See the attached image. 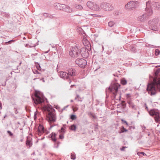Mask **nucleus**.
<instances>
[{"instance_id":"e2e57ef3","label":"nucleus","mask_w":160,"mask_h":160,"mask_svg":"<svg viewBox=\"0 0 160 160\" xmlns=\"http://www.w3.org/2000/svg\"><path fill=\"white\" fill-rule=\"evenodd\" d=\"M113 75L114 76H117V74H113Z\"/></svg>"},{"instance_id":"de8ad7c7","label":"nucleus","mask_w":160,"mask_h":160,"mask_svg":"<svg viewBox=\"0 0 160 160\" xmlns=\"http://www.w3.org/2000/svg\"><path fill=\"white\" fill-rule=\"evenodd\" d=\"M14 112L16 114H18V111L17 109L16 108H14Z\"/></svg>"},{"instance_id":"4468645a","label":"nucleus","mask_w":160,"mask_h":160,"mask_svg":"<svg viewBox=\"0 0 160 160\" xmlns=\"http://www.w3.org/2000/svg\"><path fill=\"white\" fill-rule=\"evenodd\" d=\"M90 50H88L87 48H82L80 50V54L83 58H86L89 56L88 51Z\"/></svg>"},{"instance_id":"680f3d73","label":"nucleus","mask_w":160,"mask_h":160,"mask_svg":"<svg viewBox=\"0 0 160 160\" xmlns=\"http://www.w3.org/2000/svg\"><path fill=\"white\" fill-rule=\"evenodd\" d=\"M29 46V44H27L26 45V46H25L26 47H28V46Z\"/></svg>"},{"instance_id":"f8f14e48","label":"nucleus","mask_w":160,"mask_h":160,"mask_svg":"<svg viewBox=\"0 0 160 160\" xmlns=\"http://www.w3.org/2000/svg\"><path fill=\"white\" fill-rule=\"evenodd\" d=\"M75 63L81 68H84L87 64V62L85 59L82 58H78L75 61Z\"/></svg>"},{"instance_id":"6e6552de","label":"nucleus","mask_w":160,"mask_h":160,"mask_svg":"<svg viewBox=\"0 0 160 160\" xmlns=\"http://www.w3.org/2000/svg\"><path fill=\"white\" fill-rule=\"evenodd\" d=\"M158 22V19H154L152 20L149 21L148 23L149 28L154 31H158V28L157 24Z\"/></svg>"},{"instance_id":"8fccbe9b","label":"nucleus","mask_w":160,"mask_h":160,"mask_svg":"<svg viewBox=\"0 0 160 160\" xmlns=\"http://www.w3.org/2000/svg\"><path fill=\"white\" fill-rule=\"evenodd\" d=\"M126 97L128 98H130L131 96V95L130 94L128 93L126 95Z\"/></svg>"},{"instance_id":"cd10ccee","label":"nucleus","mask_w":160,"mask_h":160,"mask_svg":"<svg viewBox=\"0 0 160 160\" xmlns=\"http://www.w3.org/2000/svg\"><path fill=\"white\" fill-rule=\"evenodd\" d=\"M54 148H58L59 146V145L60 143V142L58 141L57 142V141L56 142H54Z\"/></svg>"},{"instance_id":"7ed1b4c3","label":"nucleus","mask_w":160,"mask_h":160,"mask_svg":"<svg viewBox=\"0 0 160 160\" xmlns=\"http://www.w3.org/2000/svg\"><path fill=\"white\" fill-rule=\"evenodd\" d=\"M47 108L49 110H51V111H50L49 113L48 116V121L49 122L50 125V128L49 129H50L56 125H52L51 122H54L56 121V113L55 112V110L50 105H48L47 106Z\"/></svg>"},{"instance_id":"20e7f679","label":"nucleus","mask_w":160,"mask_h":160,"mask_svg":"<svg viewBox=\"0 0 160 160\" xmlns=\"http://www.w3.org/2000/svg\"><path fill=\"white\" fill-rule=\"evenodd\" d=\"M158 4V2H151V1H148L146 2V8L145 11L148 12V13H147L148 16H151L152 13V9H156V7H157V4Z\"/></svg>"},{"instance_id":"ea45409f","label":"nucleus","mask_w":160,"mask_h":160,"mask_svg":"<svg viewBox=\"0 0 160 160\" xmlns=\"http://www.w3.org/2000/svg\"><path fill=\"white\" fill-rule=\"evenodd\" d=\"M157 7H156L155 8L156 9H160V3H158V4H157Z\"/></svg>"},{"instance_id":"3c124183","label":"nucleus","mask_w":160,"mask_h":160,"mask_svg":"<svg viewBox=\"0 0 160 160\" xmlns=\"http://www.w3.org/2000/svg\"><path fill=\"white\" fill-rule=\"evenodd\" d=\"M121 121L123 123H124L125 124H126L127 122L126 121L123 119H122L121 120Z\"/></svg>"},{"instance_id":"a19ab883","label":"nucleus","mask_w":160,"mask_h":160,"mask_svg":"<svg viewBox=\"0 0 160 160\" xmlns=\"http://www.w3.org/2000/svg\"><path fill=\"white\" fill-rule=\"evenodd\" d=\"M48 17L52 19L53 18H54V16H53V15H52L51 14H49L48 16Z\"/></svg>"},{"instance_id":"864d4df0","label":"nucleus","mask_w":160,"mask_h":160,"mask_svg":"<svg viewBox=\"0 0 160 160\" xmlns=\"http://www.w3.org/2000/svg\"><path fill=\"white\" fill-rule=\"evenodd\" d=\"M6 17L7 18H9L10 16V14L9 13H6Z\"/></svg>"},{"instance_id":"9d476101","label":"nucleus","mask_w":160,"mask_h":160,"mask_svg":"<svg viewBox=\"0 0 160 160\" xmlns=\"http://www.w3.org/2000/svg\"><path fill=\"white\" fill-rule=\"evenodd\" d=\"M138 1H131L125 5V8L127 9L133 10L138 7Z\"/></svg>"},{"instance_id":"f3484780","label":"nucleus","mask_w":160,"mask_h":160,"mask_svg":"<svg viewBox=\"0 0 160 160\" xmlns=\"http://www.w3.org/2000/svg\"><path fill=\"white\" fill-rule=\"evenodd\" d=\"M82 42L83 45L87 47H86V48H87L88 50H91V45L89 41L86 38H83Z\"/></svg>"},{"instance_id":"7c9ffc66","label":"nucleus","mask_w":160,"mask_h":160,"mask_svg":"<svg viewBox=\"0 0 160 160\" xmlns=\"http://www.w3.org/2000/svg\"><path fill=\"white\" fill-rule=\"evenodd\" d=\"M36 66L38 70H40L41 69V68L40 67V65L38 62L36 63Z\"/></svg>"},{"instance_id":"052dcab7","label":"nucleus","mask_w":160,"mask_h":160,"mask_svg":"<svg viewBox=\"0 0 160 160\" xmlns=\"http://www.w3.org/2000/svg\"><path fill=\"white\" fill-rule=\"evenodd\" d=\"M89 114L91 116H92L93 115V114L91 113V112H90L89 113Z\"/></svg>"},{"instance_id":"4d7b16f0","label":"nucleus","mask_w":160,"mask_h":160,"mask_svg":"<svg viewBox=\"0 0 160 160\" xmlns=\"http://www.w3.org/2000/svg\"><path fill=\"white\" fill-rule=\"evenodd\" d=\"M92 116L93 117V118H94V119L96 118V116L95 115H94L93 114L92 115Z\"/></svg>"},{"instance_id":"2f4dec72","label":"nucleus","mask_w":160,"mask_h":160,"mask_svg":"<svg viewBox=\"0 0 160 160\" xmlns=\"http://www.w3.org/2000/svg\"><path fill=\"white\" fill-rule=\"evenodd\" d=\"M115 23L112 21H110L108 23V25L110 27H112L114 25Z\"/></svg>"},{"instance_id":"f03ea898","label":"nucleus","mask_w":160,"mask_h":160,"mask_svg":"<svg viewBox=\"0 0 160 160\" xmlns=\"http://www.w3.org/2000/svg\"><path fill=\"white\" fill-rule=\"evenodd\" d=\"M147 91L151 96L156 94L157 91L160 92V79H154L147 85Z\"/></svg>"},{"instance_id":"f704fd0d","label":"nucleus","mask_w":160,"mask_h":160,"mask_svg":"<svg viewBox=\"0 0 160 160\" xmlns=\"http://www.w3.org/2000/svg\"><path fill=\"white\" fill-rule=\"evenodd\" d=\"M77 117L75 115L72 114L71 115L70 118L72 120H73L76 119Z\"/></svg>"},{"instance_id":"4c0bfd02","label":"nucleus","mask_w":160,"mask_h":160,"mask_svg":"<svg viewBox=\"0 0 160 160\" xmlns=\"http://www.w3.org/2000/svg\"><path fill=\"white\" fill-rule=\"evenodd\" d=\"M43 16L45 18H47L48 17L49 13H43Z\"/></svg>"},{"instance_id":"c756f323","label":"nucleus","mask_w":160,"mask_h":160,"mask_svg":"<svg viewBox=\"0 0 160 160\" xmlns=\"http://www.w3.org/2000/svg\"><path fill=\"white\" fill-rule=\"evenodd\" d=\"M15 41V40L12 39V40L6 42H5L6 45H8V44H11L12 42H14Z\"/></svg>"},{"instance_id":"603ef678","label":"nucleus","mask_w":160,"mask_h":160,"mask_svg":"<svg viewBox=\"0 0 160 160\" xmlns=\"http://www.w3.org/2000/svg\"><path fill=\"white\" fill-rule=\"evenodd\" d=\"M119 33V32L115 31V32H112V33H111V34H115V33L118 34Z\"/></svg>"},{"instance_id":"37998d69","label":"nucleus","mask_w":160,"mask_h":160,"mask_svg":"<svg viewBox=\"0 0 160 160\" xmlns=\"http://www.w3.org/2000/svg\"><path fill=\"white\" fill-rule=\"evenodd\" d=\"M68 107V106H65V107H64L62 109V110H61V111H60V112L62 113V112L64 110H65V109H66V108H67Z\"/></svg>"},{"instance_id":"423d86ee","label":"nucleus","mask_w":160,"mask_h":160,"mask_svg":"<svg viewBox=\"0 0 160 160\" xmlns=\"http://www.w3.org/2000/svg\"><path fill=\"white\" fill-rule=\"evenodd\" d=\"M80 48L77 46L72 47L69 52L70 56L72 58H76L80 55Z\"/></svg>"},{"instance_id":"72a5a7b5","label":"nucleus","mask_w":160,"mask_h":160,"mask_svg":"<svg viewBox=\"0 0 160 160\" xmlns=\"http://www.w3.org/2000/svg\"><path fill=\"white\" fill-rule=\"evenodd\" d=\"M160 50L158 49H156L155 51V54L156 56L160 54Z\"/></svg>"},{"instance_id":"bf43d9fd","label":"nucleus","mask_w":160,"mask_h":160,"mask_svg":"<svg viewBox=\"0 0 160 160\" xmlns=\"http://www.w3.org/2000/svg\"><path fill=\"white\" fill-rule=\"evenodd\" d=\"M0 109H2V104L0 103Z\"/></svg>"},{"instance_id":"c03bdc74","label":"nucleus","mask_w":160,"mask_h":160,"mask_svg":"<svg viewBox=\"0 0 160 160\" xmlns=\"http://www.w3.org/2000/svg\"><path fill=\"white\" fill-rule=\"evenodd\" d=\"M156 73L158 74L160 72V68H158L156 70Z\"/></svg>"},{"instance_id":"473e14b6","label":"nucleus","mask_w":160,"mask_h":160,"mask_svg":"<svg viewBox=\"0 0 160 160\" xmlns=\"http://www.w3.org/2000/svg\"><path fill=\"white\" fill-rule=\"evenodd\" d=\"M75 7L76 8L78 9H82L83 8L80 5H75Z\"/></svg>"},{"instance_id":"49530a36","label":"nucleus","mask_w":160,"mask_h":160,"mask_svg":"<svg viewBox=\"0 0 160 160\" xmlns=\"http://www.w3.org/2000/svg\"><path fill=\"white\" fill-rule=\"evenodd\" d=\"M65 129L63 127H62L61 128V131L62 132H65Z\"/></svg>"},{"instance_id":"412c9836","label":"nucleus","mask_w":160,"mask_h":160,"mask_svg":"<svg viewBox=\"0 0 160 160\" xmlns=\"http://www.w3.org/2000/svg\"><path fill=\"white\" fill-rule=\"evenodd\" d=\"M56 136V134L55 132H52L48 136V137L51 138L53 142H56L57 140Z\"/></svg>"},{"instance_id":"a18cd8bd","label":"nucleus","mask_w":160,"mask_h":160,"mask_svg":"<svg viewBox=\"0 0 160 160\" xmlns=\"http://www.w3.org/2000/svg\"><path fill=\"white\" fill-rule=\"evenodd\" d=\"M132 128L134 129L135 128V127L134 126H131L129 127V129L130 130Z\"/></svg>"},{"instance_id":"79ce46f5","label":"nucleus","mask_w":160,"mask_h":160,"mask_svg":"<svg viewBox=\"0 0 160 160\" xmlns=\"http://www.w3.org/2000/svg\"><path fill=\"white\" fill-rule=\"evenodd\" d=\"M127 148V147L126 146H122V148H120V150L121 151H124L125 149Z\"/></svg>"},{"instance_id":"b1692460","label":"nucleus","mask_w":160,"mask_h":160,"mask_svg":"<svg viewBox=\"0 0 160 160\" xmlns=\"http://www.w3.org/2000/svg\"><path fill=\"white\" fill-rule=\"evenodd\" d=\"M128 131V130L125 129L123 126H122L121 128H120V130L119 131V133H123L124 132H126Z\"/></svg>"},{"instance_id":"bb28decb","label":"nucleus","mask_w":160,"mask_h":160,"mask_svg":"<svg viewBox=\"0 0 160 160\" xmlns=\"http://www.w3.org/2000/svg\"><path fill=\"white\" fill-rule=\"evenodd\" d=\"M126 47H130V49L132 51H134L135 50V48L133 46H131L129 44H126L125 46Z\"/></svg>"},{"instance_id":"13d9d810","label":"nucleus","mask_w":160,"mask_h":160,"mask_svg":"<svg viewBox=\"0 0 160 160\" xmlns=\"http://www.w3.org/2000/svg\"><path fill=\"white\" fill-rule=\"evenodd\" d=\"M140 153H141V154H143V155H144V154H145V153H144V152H140Z\"/></svg>"},{"instance_id":"0e129e2a","label":"nucleus","mask_w":160,"mask_h":160,"mask_svg":"<svg viewBox=\"0 0 160 160\" xmlns=\"http://www.w3.org/2000/svg\"><path fill=\"white\" fill-rule=\"evenodd\" d=\"M37 54V53L33 54H32V55L35 56V55H36Z\"/></svg>"},{"instance_id":"ddd939ff","label":"nucleus","mask_w":160,"mask_h":160,"mask_svg":"<svg viewBox=\"0 0 160 160\" xmlns=\"http://www.w3.org/2000/svg\"><path fill=\"white\" fill-rule=\"evenodd\" d=\"M58 74L60 78L64 80H68L69 82V84L71 83V79L69 78L68 74L67 72L61 71L58 72Z\"/></svg>"},{"instance_id":"5fc2aeb1","label":"nucleus","mask_w":160,"mask_h":160,"mask_svg":"<svg viewBox=\"0 0 160 160\" xmlns=\"http://www.w3.org/2000/svg\"><path fill=\"white\" fill-rule=\"evenodd\" d=\"M94 128L95 130H96V129H98V125H96L94 127Z\"/></svg>"},{"instance_id":"774afa93","label":"nucleus","mask_w":160,"mask_h":160,"mask_svg":"<svg viewBox=\"0 0 160 160\" xmlns=\"http://www.w3.org/2000/svg\"><path fill=\"white\" fill-rule=\"evenodd\" d=\"M126 124L127 126H128V123L127 122L126 123Z\"/></svg>"},{"instance_id":"e433bc0d","label":"nucleus","mask_w":160,"mask_h":160,"mask_svg":"<svg viewBox=\"0 0 160 160\" xmlns=\"http://www.w3.org/2000/svg\"><path fill=\"white\" fill-rule=\"evenodd\" d=\"M7 132L10 136L12 137L13 136V134L10 131L8 130Z\"/></svg>"},{"instance_id":"5701e85b","label":"nucleus","mask_w":160,"mask_h":160,"mask_svg":"<svg viewBox=\"0 0 160 160\" xmlns=\"http://www.w3.org/2000/svg\"><path fill=\"white\" fill-rule=\"evenodd\" d=\"M126 106V104L124 101H122L121 102L120 104H118L117 106L118 107H122L123 109H124Z\"/></svg>"},{"instance_id":"39448f33","label":"nucleus","mask_w":160,"mask_h":160,"mask_svg":"<svg viewBox=\"0 0 160 160\" xmlns=\"http://www.w3.org/2000/svg\"><path fill=\"white\" fill-rule=\"evenodd\" d=\"M45 98L43 94L40 93H36L34 98L32 97V99L34 103L36 105L41 104L43 103L44 102Z\"/></svg>"},{"instance_id":"4be33fe9","label":"nucleus","mask_w":160,"mask_h":160,"mask_svg":"<svg viewBox=\"0 0 160 160\" xmlns=\"http://www.w3.org/2000/svg\"><path fill=\"white\" fill-rule=\"evenodd\" d=\"M26 145L27 146H29V148L31 147L32 145V142L29 138L27 137L26 141Z\"/></svg>"},{"instance_id":"1a4fd4ad","label":"nucleus","mask_w":160,"mask_h":160,"mask_svg":"<svg viewBox=\"0 0 160 160\" xmlns=\"http://www.w3.org/2000/svg\"><path fill=\"white\" fill-rule=\"evenodd\" d=\"M101 8L105 11H109L113 9L112 4L109 3L103 2L100 4Z\"/></svg>"},{"instance_id":"0eeeda50","label":"nucleus","mask_w":160,"mask_h":160,"mask_svg":"<svg viewBox=\"0 0 160 160\" xmlns=\"http://www.w3.org/2000/svg\"><path fill=\"white\" fill-rule=\"evenodd\" d=\"M149 115L152 117L154 116L155 122L160 123V113L157 110L151 109L148 112Z\"/></svg>"},{"instance_id":"c9c22d12","label":"nucleus","mask_w":160,"mask_h":160,"mask_svg":"<svg viewBox=\"0 0 160 160\" xmlns=\"http://www.w3.org/2000/svg\"><path fill=\"white\" fill-rule=\"evenodd\" d=\"M81 99V98H80V97H79V95H77V97H76L75 98V99L76 100H77L78 101H81V102L82 101V100H80V99Z\"/></svg>"},{"instance_id":"393cba45","label":"nucleus","mask_w":160,"mask_h":160,"mask_svg":"<svg viewBox=\"0 0 160 160\" xmlns=\"http://www.w3.org/2000/svg\"><path fill=\"white\" fill-rule=\"evenodd\" d=\"M121 83L122 85H125L127 83V81L124 78H122L120 80Z\"/></svg>"},{"instance_id":"dca6fc26","label":"nucleus","mask_w":160,"mask_h":160,"mask_svg":"<svg viewBox=\"0 0 160 160\" xmlns=\"http://www.w3.org/2000/svg\"><path fill=\"white\" fill-rule=\"evenodd\" d=\"M146 13L145 14L138 17L137 20L138 21L141 22H143L147 19L148 17L150 16H147V12L146 11Z\"/></svg>"},{"instance_id":"a878e982","label":"nucleus","mask_w":160,"mask_h":160,"mask_svg":"<svg viewBox=\"0 0 160 160\" xmlns=\"http://www.w3.org/2000/svg\"><path fill=\"white\" fill-rule=\"evenodd\" d=\"M70 129L72 131H76V125L74 124L72 125L70 128Z\"/></svg>"},{"instance_id":"a211bd4d","label":"nucleus","mask_w":160,"mask_h":160,"mask_svg":"<svg viewBox=\"0 0 160 160\" xmlns=\"http://www.w3.org/2000/svg\"><path fill=\"white\" fill-rule=\"evenodd\" d=\"M54 6L55 9L57 10H63L64 7H65V4H61L58 3H55Z\"/></svg>"},{"instance_id":"58836bf2","label":"nucleus","mask_w":160,"mask_h":160,"mask_svg":"<svg viewBox=\"0 0 160 160\" xmlns=\"http://www.w3.org/2000/svg\"><path fill=\"white\" fill-rule=\"evenodd\" d=\"M64 135L63 134H61L59 135V138L61 139H62L64 138Z\"/></svg>"},{"instance_id":"9b49d317","label":"nucleus","mask_w":160,"mask_h":160,"mask_svg":"<svg viewBox=\"0 0 160 160\" xmlns=\"http://www.w3.org/2000/svg\"><path fill=\"white\" fill-rule=\"evenodd\" d=\"M87 6L90 9L95 11H98L100 8L98 5L91 1H88L87 3Z\"/></svg>"},{"instance_id":"f257e3e1","label":"nucleus","mask_w":160,"mask_h":160,"mask_svg":"<svg viewBox=\"0 0 160 160\" xmlns=\"http://www.w3.org/2000/svg\"><path fill=\"white\" fill-rule=\"evenodd\" d=\"M120 85L118 83H115L111 85L106 90V98H108V96L107 92H109L112 93V99H115L120 100L121 99V94L118 92V89L120 87Z\"/></svg>"},{"instance_id":"6e6d98bb","label":"nucleus","mask_w":160,"mask_h":160,"mask_svg":"<svg viewBox=\"0 0 160 160\" xmlns=\"http://www.w3.org/2000/svg\"><path fill=\"white\" fill-rule=\"evenodd\" d=\"M145 107L146 109H148V106H147V105H146V103L145 104Z\"/></svg>"},{"instance_id":"2eb2a0df","label":"nucleus","mask_w":160,"mask_h":160,"mask_svg":"<svg viewBox=\"0 0 160 160\" xmlns=\"http://www.w3.org/2000/svg\"><path fill=\"white\" fill-rule=\"evenodd\" d=\"M68 74L69 79L73 78V77L76 75L77 73L76 72V70L74 68H71L68 69Z\"/></svg>"},{"instance_id":"338daca9","label":"nucleus","mask_w":160,"mask_h":160,"mask_svg":"<svg viewBox=\"0 0 160 160\" xmlns=\"http://www.w3.org/2000/svg\"><path fill=\"white\" fill-rule=\"evenodd\" d=\"M131 107H132V108H134V105H132L131 106Z\"/></svg>"},{"instance_id":"c85d7f7f","label":"nucleus","mask_w":160,"mask_h":160,"mask_svg":"<svg viewBox=\"0 0 160 160\" xmlns=\"http://www.w3.org/2000/svg\"><path fill=\"white\" fill-rule=\"evenodd\" d=\"M71 158L72 159L75 160L76 158L75 154L74 152L71 153Z\"/></svg>"},{"instance_id":"69168bd1","label":"nucleus","mask_w":160,"mask_h":160,"mask_svg":"<svg viewBox=\"0 0 160 160\" xmlns=\"http://www.w3.org/2000/svg\"><path fill=\"white\" fill-rule=\"evenodd\" d=\"M74 86V85H72L71 86V88H72L73 86Z\"/></svg>"},{"instance_id":"aec40b11","label":"nucleus","mask_w":160,"mask_h":160,"mask_svg":"<svg viewBox=\"0 0 160 160\" xmlns=\"http://www.w3.org/2000/svg\"><path fill=\"white\" fill-rule=\"evenodd\" d=\"M65 7L63 8V11L67 12L70 13L72 12L73 10L69 6L65 4Z\"/></svg>"},{"instance_id":"6ab92c4d","label":"nucleus","mask_w":160,"mask_h":160,"mask_svg":"<svg viewBox=\"0 0 160 160\" xmlns=\"http://www.w3.org/2000/svg\"><path fill=\"white\" fill-rule=\"evenodd\" d=\"M38 135L41 136L42 134L44 133L45 132L44 128L43 126L40 125L38 129Z\"/></svg>"},{"instance_id":"09e8293b","label":"nucleus","mask_w":160,"mask_h":160,"mask_svg":"<svg viewBox=\"0 0 160 160\" xmlns=\"http://www.w3.org/2000/svg\"><path fill=\"white\" fill-rule=\"evenodd\" d=\"M146 128L145 126H144V125L142 127V129L143 130L142 131V132H144L145 131V129Z\"/></svg>"}]
</instances>
